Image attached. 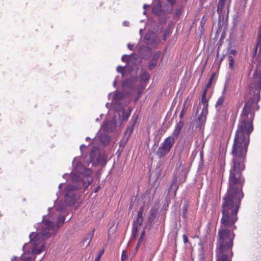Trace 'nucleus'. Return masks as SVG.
Listing matches in <instances>:
<instances>
[{"instance_id":"obj_1","label":"nucleus","mask_w":261,"mask_h":261,"mask_svg":"<svg viewBox=\"0 0 261 261\" xmlns=\"http://www.w3.org/2000/svg\"><path fill=\"white\" fill-rule=\"evenodd\" d=\"M259 108L244 103L239 119L231 149L232 166L229 170L227 191L222 198V216L220 222L225 225L235 224L238 213L244 197L243 187L245 178L242 171L250 142V135L253 130V121L255 112Z\"/></svg>"},{"instance_id":"obj_2","label":"nucleus","mask_w":261,"mask_h":261,"mask_svg":"<svg viewBox=\"0 0 261 261\" xmlns=\"http://www.w3.org/2000/svg\"><path fill=\"white\" fill-rule=\"evenodd\" d=\"M221 225L218 231V237L216 243V261H232L233 255L232 247L235 234L233 229L231 227L234 226V224L225 225L221 222Z\"/></svg>"},{"instance_id":"obj_3","label":"nucleus","mask_w":261,"mask_h":261,"mask_svg":"<svg viewBox=\"0 0 261 261\" xmlns=\"http://www.w3.org/2000/svg\"><path fill=\"white\" fill-rule=\"evenodd\" d=\"M254 62L256 68L253 74L251 83L249 87V96L246 98L245 103L250 102L251 106L259 108L258 102L261 90V25L258 32L257 42L254 48Z\"/></svg>"},{"instance_id":"obj_4","label":"nucleus","mask_w":261,"mask_h":261,"mask_svg":"<svg viewBox=\"0 0 261 261\" xmlns=\"http://www.w3.org/2000/svg\"><path fill=\"white\" fill-rule=\"evenodd\" d=\"M254 62L256 68L253 74L251 83L249 87V96L246 98L245 103L250 102L251 106L259 108L258 102L261 90V25L258 32L257 42L254 48Z\"/></svg>"},{"instance_id":"obj_5","label":"nucleus","mask_w":261,"mask_h":261,"mask_svg":"<svg viewBox=\"0 0 261 261\" xmlns=\"http://www.w3.org/2000/svg\"><path fill=\"white\" fill-rule=\"evenodd\" d=\"M65 217L63 216L61 218L62 222L60 220H58L57 223L56 227L55 226L54 223L49 220H45L44 221V226H42L41 232L37 233L34 236V232L30 234V238L31 242L35 245H38L42 241L47 239L52 235H54L57 232V228H60L64 223L65 221Z\"/></svg>"},{"instance_id":"obj_6","label":"nucleus","mask_w":261,"mask_h":261,"mask_svg":"<svg viewBox=\"0 0 261 261\" xmlns=\"http://www.w3.org/2000/svg\"><path fill=\"white\" fill-rule=\"evenodd\" d=\"M184 125L183 121L180 120L176 124L172 135L165 138L164 141L161 144L160 146L156 151V155L159 159L165 157L170 152L175 143V140L179 136Z\"/></svg>"},{"instance_id":"obj_7","label":"nucleus","mask_w":261,"mask_h":261,"mask_svg":"<svg viewBox=\"0 0 261 261\" xmlns=\"http://www.w3.org/2000/svg\"><path fill=\"white\" fill-rule=\"evenodd\" d=\"M144 206H141L138 212L137 216L133 222V227L132 228V235L136 237L138 231V227L142 225L143 223V214L144 212Z\"/></svg>"},{"instance_id":"obj_8","label":"nucleus","mask_w":261,"mask_h":261,"mask_svg":"<svg viewBox=\"0 0 261 261\" xmlns=\"http://www.w3.org/2000/svg\"><path fill=\"white\" fill-rule=\"evenodd\" d=\"M206 89H204L202 92L201 102L203 104V107L200 115L198 117V120L200 121H205L208 110V99L206 98Z\"/></svg>"},{"instance_id":"obj_9","label":"nucleus","mask_w":261,"mask_h":261,"mask_svg":"<svg viewBox=\"0 0 261 261\" xmlns=\"http://www.w3.org/2000/svg\"><path fill=\"white\" fill-rule=\"evenodd\" d=\"M173 10V7L168 5H158L153 7V13L156 16H163L165 14H169Z\"/></svg>"},{"instance_id":"obj_10","label":"nucleus","mask_w":261,"mask_h":261,"mask_svg":"<svg viewBox=\"0 0 261 261\" xmlns=\"http://www.w3.org/2000/svg\"><path fill=\"white\" fill-rule=\"evenodd\" d=\"M100 153L98 149H93L90 153V162L92 166H96L99 164L100 161Z\"/></svg>"},{"instance_id":"obj_11","label":"nucleus","mask_w":261,"mask_h":261,"mask_svg":"<svg viewBox=\"0 0 261 261\" xmlns=\"http://www.w3.org/2000/svg\"><path fill=\"white\" fill-rule=\"evenodd\" d=\"M161 55V52L160 51H158L154 54L152 59L149 64L148 68L150 70H152L156 66L158 60L160 58Z\"/></svg>"},{"instance_id":"obj_12","label":"nucleus","mask_w":261,"mask_h":261,"mask_svg":"<svg viewBox=\"0 0 261 261\" xmlns=\"http://www.w3.org/2000/svg\"><path fill=\"white\" fill-rule=\"evenodd\" d=\"M65 201L66 204L69 205H74L76 201L75 195L72 193H68L65 195Z\"/></svg>"},{"instance_id":"obj_13","label":"nucleus","mask_w":261,"mask_h":261,"mask_svg":"<svg viewBox=\"0 0 261 261\" xmlns=\"http://www.w3.org/2000/svg\"><path fill=\"white\" fill-rule=\"evenodd\" d=\"M158 208L156 206H153L150 209L149 213V216L148 217V222L150 224L153 222L156 215L158 214Z\"/></svg>"},{"instance_id":"obj_14","label":"nucleus","mask_w":261,"mask_h":261,"mask_svg":"<svg viewBox=\"0 0 261 261\" xmlns=\"http://www.w3.org/2000/svg\"><path fill=\"white\" fill-rule=\"evenodd\" d=\"M150 75L145 70H142L140 74L141 84H146V82L149 80Z\"/></svg>"},{"instance_id":"obj_15","label":"nucleus","mask_w":261,"mask_h":261,"mask_svg":"<svg viewBox=\"0 0 261 261\" xmlns=\"http://www.w3.org/2000/svg\"><path fill=\"white\" fill-rule=\"evenodd\" d=\"M95 231V229L93 228L92 229V230L91 232H89L88 233V234L87 235V236L83 239V243H85L87 241H88L87 245V247L90 245V244L91 242V240H92V238L93 237Z\"/></svg>"},{"instance_id":"obj_16","label":"nucleus","mask_w":261,"mask_h":261,"mask_svg":"<svg viewBox=\"0 0 261 261\" xmlns=\"http://www.w3.org/2000/svg\"><path fill=\"white\" fill-rule=\"evenodd\" d=\"M146 86V84H140L138 86V87L137 88V93L136 94V96L135 98V101H137L140 95L142 93L143 90L145 88Z\"/></svg>"},{"instance_id":"obj_17","label":"nucleus","mask_w":261,"mask_h":261,"mask_svg":"<svg viewBox=\"0 0 261 261\" xmlns=\"http://www.w3.org/2000/svg\"><path fill=\"white\" fill-rule=\"evenodd\" d=\"M226 0H219L217 6V13L220 16L222 14Z\"/></svg>"},{"instance_id":"obj_18","label":"nucleus","mask_w":261,"mask_h":261,"mask_svg":"<svg viewBox=\"0 0 261 261\" xmlns=\"http://www.w3.org/2000/svg\"><path fill=\"white\" fill-rule=\"evenodd\" d=\"M225 100V97L223 95L219 97L215 105L216 107L217 108L218 107H221L223 105Z\"/></svg>"},{"instance_id":"obj_19","label":"nucleus","mask_w":261,"mask_h":261,"mask_svg":"<svg viewBox=\"0 0 261 261\" xmlns=\"http://www.w3.org/2000/svg\"><path fill=\"white\" fill-rule=\"evenodd\" d=\"M100 140L101 142L107 143L110 141V137L108 135H101L100 136Z\"/></svg>"},{"instance_id":"obj_20","label":"nucleus","mask_w":261,"mask_h":261,"mask_svg":"<svg viewBox=\"0 0 261 261\" xmlns=\"http://www.w3.org/2000/svg\"><path fill=\"white\" fill-rule=\"evenodd\" d=\"M188 210V205L187 203H184L182 206V216L185 219L187 218V213Z\"/></svg>"},{"instance_id":"obj_21","label":"nucleus","mask_w":261,"mask_h":261,"mask_svg":"<svg viewBox=\"0 0 261 261\" xmlns=\"http://www.w3.org/2000/svg\"><path fill=\"white\" fill-rule=\"evenodd\" d=\"M42 250L43 246H42V248H37L36 247H34L32 250V252L33 254H39L42 252Z\"/></svg>"},{"instance_id":"obj_22","label":"nucleus","mask_w":261,"mask_h":261,"mask_svg":"<svg viewBox=\"0 0 261 261\" xmlns=\"http://www.w3.org/2000/svg\"><path fill=\"white\" fill-rule=\"evenodd\" d=\"M145 230H143L142 232V233H141V235L139 239V241H138V244L137 245V248H138L139 247H140L141 244H142V242L143 241V240H144V237H145Z\"/></svg>"},{"instance_id":"obj_23","label":"nucleus","mask_w":261,"mask_h":261,"mask_svg":"<svg viewBox=\"0 0 261 261\" xmlns=\"http://www.w3.org/2000/svg\"><path fill=\"white\" fill-rule=\"evenodd\" d=\"M229 66L231 69H233L234 65V59L232 56H228Z\"/></svg>"},{"instance_id":"obj_24","label":"nucleus","mask_w":261,"mask_h":261,"mask_svg":"<svg viewBox=\"0 0 261 261\" xmlns=\"http://www.w3.org/2000/svg\"><path fill=\"white\" fill-rule=\"evenodd\" d=\"M123 94L121 92H118L114 95V99L115 100H120L122 98Z\"/></svg>"},{"instance_id":"obj_25","label":"nucleus","mask_w":261,"mask_h":261,"mask_svg":"<svg viewBox=\"0 0 261 261\" xmlns=\"http://www.w3.org/2000/svg\"><path fill=\"white\" fill-rule=\"evenodd\" d=\"M214 76H215V73H213V75H212V76L211 77V78L210 79L209 81L207 83L206 86L205 88V89H206V91H207V89L211 87V86L212 84V82H213V79L214 78Z\"/></svg>"},{"instance_id":"obj_26","label":"nucleus","mask_w":261,"mask_h":261,"mask_svg":"<svg viewBox=\"0 0 261 261\" xmlns=\"http://www.w3.org/2000/svg\"><path fill=\"white\" fill-rule=\"evenodd\" d=\"M103 253H104V249H103L99 252L97 256L95 258L94 261H99L100 259V258H101V256L103 255Z\"/></svg>"},{"instance_id":"obj_27","label":"nucleus","mask_w":261,"mask_h":261,"mask_svg":"<svg viewBox=\"0 0 261 261\" xmlns=\"http://www.w3.org/2000/svg\"><path fill=\"white\" fill-rule=\"evenodd\" d=\"M127 257V252L125 250H123L121 254V260L124 261Z\"/></svg>"},{"instance_id":"obj_28","label":"nucleus","mask_w":261,"mask_h":261,"mask_svg":"<svg viewBox=\"0 0 261 261\" xmlns=\"http://www.w3.org/2000/svg\"><path fill=\"white\" fill-rule=\"evenodd\" d=\"M182 9L179 8L176 10L175 15L176 17H179L180 16L181 13H182Z\"/></svg>"},{"instance_id":"obj_29","label":"nucleus","mask_w":261,"mask_h":261,"mask_svg":"<svg viewBox=\"0 0 261 261\" xmlns=\"http://www.w3.org/2000/svg\"><path fill=\"white\" fill-rule=\"evenodd\" d=\"M110 122H106L103 127V129L108 132H110L112 131L111 129H109L107 126L110 124Z\"/></svg>"},{"instance_id":"obj_30","label":"nucleus","mask_w":261,"mask_h":261,"mask_svg":"<svg viewBox=\"0 0 261 261\" xmlns=\"http://www.w3.org/2000/svg\"><path fill=\"white\" fill-rule=\"evenodd\" d=\"M130 83H131V80H129V79L126 80L123 83V87H128L129 84H130Z\"/></svg>"},{"instance_id":"obj_31","label":"nucleus","mask_w":261,"mask_h":261,"mask_svg":"<svg viewBox=\"0 0 261 261\" xmlns=\"http://www.w3.org/2000/svg\"><path fill=\"white\" fill-rule=\"evenodd\" d=\"M182 238H183L184 243L186 244L189 242L188 238L185 234L182 235Z\"/></svg>"},{"instance_id":"obj_32","label":"nucleus","mask_w":261,"mask_h":261,"mask_svg":"<svg viewBox=\"0 0 261 261\" xmlns=\"http://www.w3.org/2000/svg\"><path fill=\"white\" fill-rule=\"evenodd\" d=\"M22 261H31L32 258L30 256L24 257L22 258Z\"/></svg>"},{"instance_id":"obj_33","label":"nucleus","mask_w":261,"mask_h":261,"mask_svg":"<svg viewBox=\"0 0 261 261\" xmlns=\"http://www.w3.org/2000/svg\"><path fill=\"white\" fill-rule=\"evenodd\" d=\"M169 3L170 4V5H168V6H172L173 7V5H174L176 3V0H167Z\"/></svg>"},{"instance_id":"obj_34","label":"nucleus","mask_w":261,"mask_h":261,"mask_svg":"<svg viewBox=\"0 0 261 261\" xmlns=\"http://www.w3.org/2000/svg\"><path fill=\"white\" fill-rule=\"evenodd\" d=\"M206 20V18H205V16H203V17L201 19V24H202V23H204L205 21Z\"/></svg>"},{"instance_id":"obj_35","label":"nucleus","mask_w":261,"mask_h":261,"mask_svg":"<svg viewBox=\"0 0 261 261\" xmlns=\"http://www.w3.org/2000/svg\"><path fill=\"white\" fill-rule=\"evenodd\" d=\"M167 32H165L164 33V35H163V40L165 41L166 40V38H167Z\"/></svg>"},{"instance_id":"obj_36","label":"nucleus","mask_w":261,"mask_h":261,"mask_svg":"<svg viewBox=\"0 0 261 261\" xmlns=\"http://www.w3.org/2000/svg\"><path fill=\"white\" fill-rule=\"evenodd\" d=\"M179 117H180V118L181 119H182L183 116H184V114H183V111H182L181 112V113H180V114H179Z\"/></svg>"},{"instance_id":"obj_37","label":"nucleus","mask_w":261,"mask_h":261,"mask_svg":"<svg viewBox=\"0 0 261 261\" xmlns=\"http://www.w3.org/2000/svg\"><path fill=\"white\" fill-rule=\"evenodd\" d=\"M128 48L130 49V50H132L133 49V45L128 44Z\"/></svg>"},{"instance_id":"obj_38","label":"nucleus","mask_w":261,"mask_h":261,"mask_svg":"<svg viewBox=\"0 0 261 261\" xmlns=\"http://www.w3.org/2000/svg\"><path fill=\"white\" fill-rule=\"evenodd\" d=\"M127 57L126 55H123L122 57V58H121V60L123 61H125V58H126Z\"/></svg>"},{"instance_id":"obj_39","label":"nucleus","mask_w":261,"mask_h":261,"mask_svg":"<svg viewBox=\"0 0 261 261\" xmlns=\"http://www.w3.org/2000/svg\"><path fill=\"white\" fill-rule=\"evenodd\" d=\"M102 162H103V164H105L106 162V158L103 157L102 159Z\"/></svg>"},{"instance_id":"obj_40","label":"nucleus","mask_w":261,"mask_h":261,"mask_svg":"<svg viewBox=\"0 0 261 261\" xmlns=\"http://www.w3.org/2000/svg\"><path fill=\"white\" fill-rule=\"evenodd\" d=\"M87 172L89 174H91L92 173V170L91 169L87 170Z\"/></svg>"},{"instance_id":"obj_41","label":"nucleus","mask_w":261,"mask_h":261,"mask_svg":"<svg viewBox=\"0 0 261 261\" xmlns=\"http://www.w3.org/2000/svg\"><path fill=\"white\" fill-rule=\"evenodd\" d=\"M148 7V5H147V4H144L143 6V8L144 9H146Z\"/></svg>"},{"instance_id":"obj_42","label":"nucleus","mask_w":261,"mask_h":261,"mask_svg":"<svg viewBox=\"0 0 261 261\" xmlns=\"http://www.w3.org/2000/svg\"><path fill=\"white\" fill-rule=\"evenodd\" d=\"M231 54L234 55L236 54V51L234 50H231Z\"/></svg>"},{"instance_id":"obj_43","label":"nucleus","mask_w":261,"mask_h":261,"mask_svg":"<svg viewBox=\"0 0 261 261\" xmlns=\"http://www.w3.org/2000/svg\"><path fill=\"white\" fill-rule=\"evenodd\" d=\"M100 187H98L95 190V192H97L98 190L99 189Z\"/></svg>"},{"instance_id":"obj_44","label":"nucleus","mask_w":261,"mask_h":261,"mask_svg":"<svg viewBox=\"0 0 261 261\" xmlns=\"http://www.w3.org/2000/svg\"><path fill=\"white\" fill-rule=\"evenodd\" d=\"M63 217H59L58 218V220H60V222H62V219H61V218H62Z\"/></svg>"},{"instance_id":"obj_45","label":"nucleus","mask_w":261,"mask_h":261,"mask_svg":"<svg viewBox=\"0 0 261 261\" xmlns=\"http://www.w3.org/2000/svg\"><path fill=\"white\" fill-rule=\"evenodd\" d=\"M223 58H224V57H221V58L220 59V62H221L223 60Z\"/></svg>"},{"instance_id":"obj_46","label":"nucleus","mask_w":261,"mask_h":261,"mask_svg":"<svg viewBox=\"0 0 261 261\" xmlns=\"http://www.w3.org/2000/svg\"><path fill=\"white\" fill-rule=\"evenodd\" d=\"M199 108H200V104L198 105V109H197V111H198Z\"/></svg>"},{"instance_id":"obj_47","label":"nucleus","mask_w":261,"mask_h":261,"mask_svg":"<svg viewBox=\"0 0 261 261\" xmlns=\"http://www.w3.org/2000/svg\"><path fill=\"white\" fill-rule=\"evenodd\" d=\"M177 188L175 189V194H176V192L177 191Z\"/></svg>"},{"instance_id":"obj_48","label":"nucleus","mask_w":261,"mask_h":261,"mask_svg":"<svg viewBox=\"0 0 261 261\" xmlns=\"http://www.w3.org/2000/svg\"><path fill=\"white\" fill-rule=\"evenodd\" d=\"M69 189H72V188H70V186H69ZM72 189H74V188H72Z\"/></svg>"},{"instance_id":"obj_49","label":"nucleus","mask_w":261,"mask_h":261,"mask_svg":"<svg viewBox=\"0 0 261 261\" xmlns=\"http://www.w3.org/2000/svg\"><path fill=\"white\" fill-rule=\"evenodd\" d=\"M132 131H133V128L131 129L130 134L132 133Z\"/></svg>"},{"instance_id":"obj_50","label":"nucleus","mask_w":261,"mask_h":261,"mask_svg":"<svg viewBox=\"0 0 261 261\" xmlns=\"http://www.w3.org/2000/svg\"><path fill=\"white\" fill-rule=\"evenodd\" d=\"M128 115H129V114ZM128 116L129 115L127 116V117H126V119H127V117H128Z\"/></svg>"},{"instance_id":"obj_51","label":"nucleus","mask_w":261,"mask_h":261,"mask_svg":"<svg viewBox=\"0 0 261 261\" xmlns=\"http://www.w3.org/2000/svg\"><path fill=\"white\" fill-rule=\"evenodd\" d=\"M128 115H129V114ZM128 116L129 115L127 116V117H126V119H127V117H128Z\"/></svg>"},{"instance_id":"obj_52","label":"nucleus","mask_w":261,"mask_h":261,"mask_svg":"<svg viewBox=\"0 0 261 261\" xmlns=\"http://www.w3.org/2000/svg\"><path fill=\"white\" fill-rule=\"evenodd\" d=\"M128 112H129V113L131 112L130 110L129 111H128Z\"/></svg>"},{"instance_id":"obj_53","label":"nucleus","mask_w":261,"mask_h":261,"mask_svg":"<svg viewBox=\"0 0 261 261\" xmlns=\"http://www.w3.org/2000/svg\"><path fill=\"white\" fill-rule=\"evenodd\" d=\"M128 112H129V113L131 112L130 110L129 111H128Z\"/></svg>"}]
</instances>
